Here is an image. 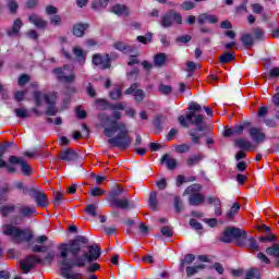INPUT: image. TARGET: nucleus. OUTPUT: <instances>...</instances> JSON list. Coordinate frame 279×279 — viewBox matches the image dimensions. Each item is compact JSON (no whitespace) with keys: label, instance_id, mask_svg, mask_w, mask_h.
Returning <instances> with one entry per match:
<instances>
[{"label":"nucleus","instance_id":"0e129e2a","mask_svg":"<svg viewBox=\"0 0 279 279\" xmlns=\"http://www.w3.org/2000/svg\"><path fill=\"white\" fill-rule=\"evenodd\" d=\"M104 191L101 187L99 186H96V187H93L89 192V195H92V197H101V195H104Z\"/></svg>","mask_w":279,"mask_h":279},{"label":"nucleus","instance_id":"7ed1b4c3","mask_svg":"<svg viewBox=\"0 0 279 279\" xmlns=\"http://www.w3.org/2000/svg\"><path fill=\"white\" fill-rule=\"evenodd\" d=\"M189 113L185 116H179L178 121L181 128H190V125H195L196 129H192L189 132V136H191V141L193 145H201L202 144V136L198 135L196 132H206V120L204 119V114L197 112H202V105L192 101L187 108Z\"/></svg>","mask_w":279,"mask_h":279},{"label":"nucleus","instance_id":"f8f14e48","mask_svg":"<svg viewBox=\"0 0 279 279\" xmlns=\"http://www.w3.org/2000/svg\"><path fill=\"white\" fill-rule=\"evenodd\" d=\"M8 162L10 167L14 165H20L23 175H32V167L27 165L26 160L23 159V157L12 155L9 157Z\"/></svg>","mask_w":279,"mask_h":279},{"label":"nucleus","instance_id":"ea45409f","mask_svg":"<svg viewBox=\"0 0 279 279\" xmlns=\"http://www.w3.org/2000/svg\"><path fill=\"white\" fill-rule=\"evenodd\" d=\"M199 269H206V265L201 264L197 266H187L186 267L187 278H191V276H195V274H197L199 271Z\"/></svg>","mask_w":279,"mask_h":279},{"label":"nucleus","instance_id":"0eeeda50","mask_svg":"<svg viewBox=\"0 0 279 279\" xmlns=\"http://www.w3.org/2000/svg\"><path fill=\"white\" fill-rule=\"evenodd\" d=\"M173 21L177 23V25H182V14L175 12L174 10H170L161 16V27L165 29L172 27Z\"/></svg>","mask_w":279,"mask_h":279},{"label":"nucleus","instance_id":"dca6fc26","mask_svg":"<svg viewBox=\"0 0 279 279\" xmlns=\"http://www.w3.org/2000/svg\"><path fill=\"white\" fill-rule=\"evenodd\" d=\"M248 136L256 145H263L267 141V134L263 132V129L256 126L248 130Z\"/></svg>","mask_w":279,"mask_h":279},{"label":"nucleus","instance_id":"1a4fd4ad","mask_svg":"<svg viewBox=\"0 0 279 279\" xmlns=\"http://www.w3.org/2000/svg\"><path fill=\"white\" fill-rule=\"evenodd\" d=\"M29 197L35 201L38 208H47L49 206V197L47 194L38 191L36 187H31Z\"/></svg>","mask_w":279,"mask_h":279},{"label":"nucleus","instance_id":"2eb2a0df","mask_svg":"<svg viewBox=\"0 0 279 279\" xmlns=\"http://www.w3.org/2000/svg\"><path fill=\"white\" fill-rule=\"evenodd\" d=\"M69 69V65H63V68H54L52 73L56 75L58 82H64L65 84H73L75 82V74L65 75L64 71Z\"/></svg>","mask_w":279,"mask_h":279},{"label":"nucleus","instance_id":"13d9d810","mask_svg":"<svg viewBox=\"0 0 279 279\" xmlns=\"http://www.w3.org/2000/svg\"><path fill=\"white\" fill-rule=\"evenodd\" d=\"M33 97L36 106L40 108V106H43V93L35 90Z\"/></svg>","mask_w":279,"mask_h":279},{"label":"nucleus","instance_id":"6e6552de","mask_svg":"<svg viewBox=\"0 0 279 279\" xmlns=\"http://www.w3.org/2000/svg\"><path fill=\"white\" fill-rule=\"evenodd\" d=\"M92 63L94 66H100L102 71L108 69H112V59L110 58L109 53H95L92 57Z\"/></svg>","mask_w":279,"mask_h":279},{"label":"nucleus","instance_id":"c03bdc74","mask_svg":"<svg viewBox=\"0 0 279 279\" xmlns=\"http://www.w3.org/2000/svg\"><path fill=\"white\" fill-rule=\"evenodd\" d=\"M135 54H131L129 57L128 66H134V64H141V60H138V48L134 50Z\"/></svg>","mask_w":279,"mask_h":279},{"label":"nucleus","instance_id":"7c9ffc66","mask_svg":"<svg viewBox=\"0 0 279 279\" xmlns=\"http://www.w3.org/2000/svg\"><path fill=\"white\" fill-rule=\"evenodd\" d=\"M73 54L77 59L78 64H85L86 62V52L80 47H74L73 48Z\"/></svg>","mask_w":279,"mask_h":279},{"label":"nucleus","instance_id":"c756f323","mask_svg":"<svg viewBox=\"0 0 279 279\" xmlns=\"http://www.w3.org/2000/svg\"><path fill=\"white\" fill-rule=\"evenodd\" d=\"M239 210H241V204L239 203H233L232 206L230 207L229 211L227 213L226 217L230 221L234 220V217L239 215Z\"/></svg>","mask_w":279,"mask_h":279},{"label":"nucleus","instance_id":"f03ea898","mask_svg":"<svg viewBox=\"0 0 279 279\" xmlns=\"http://www.w3.org/2000/svg\"><path fill=\"white\" fill-rule=\"evenodd\" d=\"M101 123H104V125H109L104 129V134L108 138L107 143L109 144V147H116L117 149L123 150L132 145V137L130 136L128 124L112 120V117L110 116H105L101 119Z\"/></svg>","mask_w":279,"mask_h":279},{"label":"nucleus","instance_id":"4468645a","mask_svg":"<svg viewBox=\"0 0 279 279\" xmlns=\"http://www.w3.org/2000/svg\"><path fill=\"white\" fill-rule=\"evenodd\" d=\"M138 83H133L124 90V95H133L135 104H141L145 99V90L138 88Z\"/></svg>","mask_w":279,"mask_h":279},{"label":"nucleus","instance_id":"a211bd4d","mask_svg":"<svg viewBox=\"0 0 279 279\" xmlns=\"http://www.w3.org/2000/svg\"><path fill=\"white\" fill-rule=\"evenodd\" d=\"M113 49L120 51V53H124V56H130V53L136 51V46L128 45L124 41H116L113 44Z\"/></svg>","mask_w":279,"mask_h":279},{"label":"nucleus","instance_id":"9b49d317","mask_svg":"<svg viewBox=\"0 0 279 279\" xmlns=\"http://www.w3.org/2000/svg\"><path fill=\"white\" fill-rule=\"evenodd\" d=\"M45 260L38 257V255H28L26 258L20 263L21 269H23L24 274H29L32 269H34V265H43Z\"/></svg>","mask_w":279,"mask_h":279},{"label":"nucleus","instance_id":"a878e982","mask_svg":"<svg viewBox=\"0 0 279 279\" xmlns=\"http://www.w3.org/2000/svg\"><path fill=\"white\" fill-rule=\"evenodd\" d=\"M111 12L117 16H130V9L125 4H114Z\"/></svg>","mask_w":279,"mask_h":279},{"label":"nucleus","instance_id":"412c9836","mask_svg":"<svg viewBox=\"0 0 279 279\" xmlns=\"http://www.w3.org/2000/svg\"><path fill=\"white\" fill-rule=\"evenodd\" d=\"M77 158H80V156L71 148H66L60 153V160L65 162H75Z\"/></svg>","mask_w":279,"mask_h":279},{"label":"nucleus","instance_id":"bb28decb","mask_svg":"<svg viewBox=\"0 0 279 279\" xmlns=\"http://www.w3.org/2000/svg\"><path fill=\"white\" fill-rule=\"evenodd\" d=\"M207 202L209 205L214 204L216 217H221V215H223V213L221 211V199L214 196H208Z\"/></svg>","mask_w":279,"mask_h":279},{"label":"nucleus","instance_id":"2f4dec72","mask_svg":"<svg viewBox=\"0 0 279 279\" xmlns=\"http://www.w3.org/2000/svg\"><path fill=\"white\" fill-rule=\"evenodd\" d=\"M202 160H204V155H202V154L192 155L191 157H189L186 159V165L189 167H195V166L199 165L202 162Z\"/></svg>","mask_w":279,"mask_h":279},{"label":"nucleus","instance_id":"de8ad7c7","mask_svg":"<svg viewBox=\"0 0 279 279\" xmlns=\"http://www.w3.org/2000/svg\"><path fill=\"white\" fill-rule=\"evenodd\" d=\"M278 241V238L274 233H268L266 236H259L260 243H276Z\"/></svg>","mask_w":279,"mask_h":279},{"label":"nucleus","instance_id":"58836bf2","mask_svg":"<svg viewBox=\"0 0 279 279\" xmlns=\"http://www.w3.org/2000/svg\"><path fill=\"white\" fill-rule=\"evenodd\" d=\"M165 117H162V114L157 116L153 123L155 125V134L158 135L162 132V121H163Z\"/></svg>","mask_w":279,"mask_h":279},{"label":"nucleus","instance_id":"ddd939ff","mask_svg":"<svg viewBox=\"0 0 279 279\" xmlns=\"http://www.w3.org/2000/svg\"><path fill=\"white\" fill-rule=\"evenodd\" d=\"M98 110H125V102L111 104L107 99L98 98L95 101Z\"/></svg>","mask_w":279,"mask_h":279},{"label":"nucleus","instance_id":"bf43d9fd","mask_svg":"<svg viewBox=\"0 0 279 279\" xmlns=\"http://www.w3.org/2000/svg\"><path fill=\"white\" fill-rule=\"evenodd\" d=\"M181 10H184L185 12H189L191 10H195V2L184 1L183 3H181Z\"/></svg>","mask_w":279,"mask_h":279},{"label":"nucleus","instance_id":"09e8293b","mask_svg":"<svg viewBox=\"0 0 279 279\" xmlns=\"http://www.w3.org/2000/svg\"><path fill=\"white\" fill-rule=\"evenodd\" d=\"M194 260H195V255L186 254L180 263V269H182V267H184V265H192Z\"/></svg>","mask_w":279,"mask_h":279},{"label":"nucleus","instance_id":"e433bc0d","mask_svg":"<svg viewBox=\"0 0 279 279\" xmlns=\"http://www.w3.org/2000/svg\"><path fill=\"white\" fill-rule=\"evenodd\" d=\"M19 213L21 217L29 218L34 213H36V209L34 207H28V206H21L19 208Z\"/></svg>","mask_w":279,"mask_h":279},{"label":"nucleus","instance_id":"a19ab883","mask_svg":"<svg viewBox=\"0 0 279 279\" xmlns=\"http://www.w3.org/2000/svg\"><path fill=\"white\" fill-rule=\"evenodd\" d=\"M165 62H167V54L166 53H157L154 57V64L155 66H163Z\"/></svg>","mask_w":279,"mask_h":279},{"label":"nucleus","instance_id":"423d86ee","mask_svg":"<svg viewBox=\"0 0 279 279\" xmlns=\"http://www.w3.org/2000/svg\"><path fill=\"white\" fill-rule=\"evenodd\" d=\"M2 234H4V236H13V239H20L26 243H29V241L34 239V234L32 232L20 229L19 227H14L11 223L2 226Z\"/></svg>","mask_w":279,"mask_h":279},{"label":"nucleus","instance_id":"c85d7f7f","mask_svg":"<svg viewBox=\"0 0 279 279\" xmlns=\"http://www.w3.org/2000/svg\"><path fill=\"white\" fill-rule=\"evenodd\" d=\"M236 54L234 52L225 51L219 58L220 64H229V62H234Z\"/></svg>","mask_w":279,"mask_h":279},{"label":"nucleus","instance_id":"37998d69","mask_svg":"<svg viewBox=\"0 0 279 279\" xmlns=\"http://www.w3.org/2000/svg\"><path fill=\"white\" fill-rule=\"evenodd\" d=\"M153 38H154V33L148 32L145 34V36L143 35L137 36L136 40L138 43H142V45H147V43H151Z\"/></svg>","mask_w":279,"mask_h":279},{"label":"nucleus","instance_id":"72a5a7b5","mask_svg":"<svg viewBox=\"0 0 279 279\" xmlns=\"http://www.w3.org/2000/svg\"><path fill=\"white\" fill-rule=\"evenodd\" d=\"M148 206L155 213L156 210H158V192H150L149 198H148Z\"/></svg>","mask_w":279,"mask_h":279},{"label":"nucleus","instance_id":"20e7f679","mask_svg":"<svg viewBox=\"0 0 279 279\" xmlns=\"http://www.w3.org/2000/svg\"><path fill=\"white\" fill-rule=\"evenodd\" d=\"M219 241H221V243H232V241H235L236 245L240 247H245V241H247V248L251 250V252H260V245L258 241H256V238L251 236L247 239V231L241 228L227 227L219 238Z\"/></svg>","mask_w":279,"mask_h":279},{"label":"nucleus","instance_id":"5701e85b","mask_svg":"<svg viewBox=\"0 0 279 279\" xmlns=\"http://www.w3.org/2000/svg\"><path fill=\"white\" fill-rule=\"evenodd\" d=\"M28 21L32 25H35L37 29H47V21L36 14L29 15Z\"/></svg>","mask_w":279,"mask_h":279},{"label":"nucleus","instance_id":"a18cd8bd","mask_svg":"<svg viewBox=\"0 0 279 279\" xmlns=\"http://www.w3.org/2000/svg\"><path fill=\"white\" fill-rule=\"evenodd\" d=\"M97 208H99V206L96 204H88L85 206L84 210L89 215V217H97Z\"/></svg>","mask_w":279,"mask_h":279},{"label":"nucleus","instance_id":"79ce46f5","mask_svg":"<svg viewBox=\"0 0 279 279\" xmlns=\"http://www.w3.org/2000/svg\"><path fill=\"white\" fill-rule=\"evenodd\" d=\"M14 112L17 119H29V117H32V114L29 113V110L27 109L16 108Z\"/></svg>","mask_w":279,"mask_h":279},{"label":"nucleus","instance_id":"69168bd1","mask_svg":"<svg viewBox=\"0 0 279 279\" xmlns=\"http://www.w3.org/2000/svg\"><path fill=\"white\" fill-rule=\"evenodd\" d=\"M155 184L159 191H165V189H167V184H168L167 179L161 178L160 180L156 181Z\"/></svg>","mask_w":279,"mask_h":279},{"label":"nucleus","instance_id":"393cba45","mask_svg":"<svg viewBox=\"0 0 279 279\" xmlns=\"http://www.w3.org/2000/svg\"><path fill=\"white\" fill-rule=\"evenodd\" d=\"M206 22L215 25L216 23H219V19L217 17V15H210L208 13H202L201 15H198V25H204V23Z\"/></svg>","mask_w":279,"mask_h":279},{"label":"nucleus","instance_id":"9d476101","mask_svg":"<svg viewBox=\"0 0 279 279\" xmlns=\"http://www.w3.org/2000/svg\"><path fill=\"white\" fill-rule=\"evenodd\" d=\"M12 145H14V142H4L3 144H0V169H7L9 173H14L16 168L8 165L9 162L3 159V156H5L9 147H12Z\"/></svg>","mask_w":279,"mask_h":279},{"label":"nucleus","instance_id":"4be33fe9","mask_svg":"<svg viewBox=\"0 0 279 279\" xmlns=\"http://www.w3.org/2000/svg\"><path fill=\"white\" fill-rule=\"evenodd\" d=\"M220 28L221 29H229L223 33V36L226 38H229L230 40H234L236 38V33L232 31V22L229 20H225L220 23Z\"/></svg>","mask_w":279,"mask_h":279},{"label":"nucleus","instance_id":"5fc2aeb1","mask_svg":"<svg viewBox=\"0 0 279 279\" xmlns=\"http://www.w3.org/2000/svg\"><path fill=\"white\" fill-rule=\"evenodd\" d=\"M197 69H202V65H198L197 63H195L194 61H187L186 62V69L185 71L187 73H193L195 71H197Z\"/></svg>","mask_w":279,"mask_h":279},{"label":"nucleus","instance_id":"49530a36","mask_svg":"<svg viewBox=\"0 0 279 279\" xmlns=\"http://www.w3.org/2000/svg\"><path fill=\"white\" fill-rule=\"evenodd\" d=\"M15 189H17V191H23L24 195H29V192L32 191V189L27 187L25 183H23L22 181H16L14 183Z\"/></svg>","mask_w":279,"mask_h":279},{"label":"nucleus","instance_id":"c9c22d12","mask_svg":"<svg viewBox=\"0 0 279 279\" xmlns=\"http://www.w3.org/2000/svg\"><path fill=\"white\" fill-rule=\"evenodd\" d=\"M108 3H110V0H93L90 8L92 10H101L108 8Z\"/></svg>","mask_w":279,"mask_h":279},{"label":"nucleus","instance_id":"39448f33","mask_svg":"<svg viewBox=\"0 0 279 279\" xmlns=\"http://www.w3.org/2000/svg\"><path fill=\"white\" fill-rule=\"evenodd\" d=\"M123 193H125V189H123L122 186H116L109 191L108 202L110 204V207L121 208V210L136 208V205L134 203H130L128 198L119 199V197H121Z\"/></svg>","mask_w":279,"mask_h":279},{"label":"nucleus","instance_id":"052dcab7","mask_svg":"<svg viewBox=\"0 0 279 279\" xmlns=\"http://www.w3.org/2000/svg\"><path fill=\"white\" fill-rule=\"evenodd\" d=\"M162 236H166V239H171L173 236V231L171 230V227L165 226L160 230Z\"/></svg>","mask_w":279,"mask_h":279},{"label":"nucleus","instance_id":"338daca9","mask_svg":"<svg viewBox=\"0 0 279 279\" xmlns=\"http://www.w3.org/2000/svg\"><path fill=\"white\" fill-rule=\"evenodd\" d=\"M174 210L180 215L182 213V202L180 196H174Z\"/></svg>","mask_w":279,"mask_h":279},{"label":"nucleus","instance_id":"b1692460","mask_svg":"<svg viewBox=\"0 0 279 279\" xmlns=\"http://www.w3.org/2000/svg\"><path fill=\"white\" fill-rule=\"evenodd\" d=\"M161 165H166L167 169H169V171H173V169H175L178 167V160L173 157H171V155L169 154H165L161 157Z\"/></svg>","mask_w":279,"mask_h":279},{"label":"nucleus","instance_id":"8fccbe9b","mask_svg":"<svg viewBox=\"0 0 279 279\" xmlns=\"http://www.w3.org/2000/svg\"><path fill=\"white\" fill-rule=\"evenodd\" d=\"M247 125H250V122H244V124H236L233 128V134H235L236 136H241V134H243V131L245 130V128H247Z\"/></svg>","mask_w":279,"mask_h":279},{"label":"nucleus","instance_id":"473e14b6","mask_svg":"<svg viewBox=\"0 0 279 279\" xmlns=\"http://www.w3.org/2000/svg\"><path fill=\"white\" fill-rule=\"evenodd\" d=\"M234 145L235 147H239V149H244L245 151L252 149V143L243 137L235 140Z\"/></svg>","mask_w":279,"mask_h":279},{"label":"nucleus","instance_id":"4d7b16f0","mask_svg":"<svg viewBox=\"0 0 279 279\" xmlns=\"http://www.w3.org/2000/svg\"><path fill=\"white\" fill-rule=\"evenodd\" d=\"M253 34L256 40H265V31L263 28H254Z\"/></svg>","mask_w":279,"mask_h":279},{"label":"nucleus","instance_id":"f3484780","mask_svg":"<svg viewBox=\"0 0 279 279\" xmlns=\"http://www.w3.org/2000/svg\"><path fill=\"white\" fill-rule=\"evenodd\" d=\"M44 99L48 106L46 109V117H56V114H58V109L56 108V98L49 94H46Z\"/></svg>","mask_w":279,"mask_h":279},{"label":"nucleus","instance_id":"774afa93","mask_svg":"<svg viewBox=\"0 0 279 279\" xmlns=\"http://www.w3.org/2000/svg\"><path fill=\"white\" fill-rule=\"evenodd\" d=\"M27 82H29V75H27V74H22L17 80L19 86H25V84H27Z\"/></svg>","mask_w":279,"mask_h":279},{"label":"nucleus","instance_id":"864d4df0","mask_svg":"<svg viewBox=\"0 0 279 279\" xmlns=\"http://www.w3.org/2000/svg\"><path fill=\"white\" fill-rule=\"evenodd\" d=\"M177 154H186V151H191V144H180L174 147Z\"/></svg>","mask_w":279,"mask_h":279},{"label":"nucleus","instance_id":"603ef678","mask_svg":"<svg viewBox=\"0 0 279 279\" xmlns=\"http://www.w3.org/2000/svg\"><path fill=\"white\" fill-rule=\"evenodd\" d=\"M8 8L10 14H16L19 12V3L16 0H8Z\"/></svg>","mask_w":279,"mask_h":279},{"label":"nucleus","instance_id":"6e6d98bb","mask_svg":"<svg viewBox=\"0 0 279 279\" xmlns=\"http://www.w3.org/2000/svg\"><path fill=\"white\" fill-rule=\"evenodd\" d=\"M159 93H161V95H171V93H173V87L171 85L160 84Z\"/></svg>","mask_w":279,"mask_h":279},{"label":"nucleus","instance_id":"aec40b11","mask_svg":"<svg viewBox=\"0 0 279 279\" xmlns=\"http://www.w3.org/2000/svg\"><path fill=\"white\" fill-rule=\"evenodd\" d=\"M22 27H23V21L21 20V17L15 19L12 27L7 29V36H9V38L19 36V34H21Z\"/></svg>","mask_w":279,"mask_h":279},{"label":"nucleus","instance_id":"680f3d73","mask_svg":"<svg viewBox=\"0 0 279 279\" xmlns=\"http://www.w3.org/2000/svg\"><path fill=\"white\" fill-rule=\"evenodd\" d=\"M50 25H54V27H59L62 25V17L59 14H54L50 17Z\"/></svg>","mask_w":279,"mask_h":279},{"label":"nucleus","instance_id":"f257e3e1","mask_svg":"<svg viewBox=\"0 0 279 279\" xmlns=\"http://www.w3.org/2000/svg\"><path fill=\"white\" fill-rule=\"evenodd\" d=\"M90 241L84 235H76L73 240H70L66 244L59 246L60 258L59 264L60 276L64 279H84L82 272L71 274L75 267L82 268L87 263H95L99 260L101 256V247L99 244L94 243L88 245Z\"/></svg>","mask_w":279,"mask_h":279},{"label":"nucleus","instance_id":"6ab92c4d","mask_svg":"<svg viewBox=\"0 0 279 279\" xmlns=\"http://www.w3.org/2000/svg\"><path fill=\"white\" fill-rule=\"evenodd\" d=\"M88 27H90V24L88 23H75L72 27V34L76 38H84V36L86 35V29H88Z\"/></svg>","mask_w":279,"mask_h":279},{"label":"nucleus","instance_id":"e2e57ef3","mask_svg":"<svg viewBox=\"0 0 279 279\" xmlns=\"http://www.w3.org/2000/svg\"><path fill=\"white\" fill-rule=\"evenodd\" d=\"M62 202H64V195L60 192H57L53 198L54 206H61Z\"/></svg>","mask_w":279,"mask_h":279},{"label":"nucleus","instance_id":"3c124183","mask_svg":"<svg viewBox=\"0 0 279 279\" xmlns=\"http://www.w3.org/2000/svg\"><path fill=\"white\" fill-rule=\"evenodd\" d=\"M121 95H122L121 87L113 88L111 92H109V97L113 101L121 99Z\"/></svg>","mask_w":279,"mask_h":279},{"label":"nucleus","instance_id":"cd10ccee","mask_svg":"<svg viewBox=\"0 0 279 279\" xmlns=\"http://www.w3.org/2000/svg\"><path fill=\"white\" fill-rule=\"evenodd\" d=\"M204 195L202 193H193L189 197L190 206H199V204H204Z\"/></svg>","mask_w":279,"mask_h":279},{"label":"nucleus","instance_id":"f704fd0d","mask_svg":"<svg viewBox=\"0 0 279 279\" xmlns=\"http://www.w3.org/2000/svg\"><path fill=\"white\" fill-rule=\"evenodd\" d=\"M240 41L242 43L243 47L247 49L254 45V37L252 34L246 33L241 36Z\"/></svg>","mask_w":279,"mask_h":279},{"label":"nucleus","instance_id":"4c0bfd02","mask_svg":"<svg viewBox=\"0 0 279 279\" xmlns=\"http://www.w3.org/2000/svg\"><path fill=\"white\" fill-rule=\"evenodd\" d=\"M14 210H16V205L14 204L2 205L0 207L2 217H8L10 214L14 213Z\"/></svg>","mask_w":279,"mask_h":279}]
</instances>
